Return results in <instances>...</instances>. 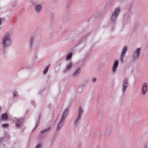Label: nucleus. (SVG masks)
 <instances>
[{
	"label": "nucleus",
	"instance_id": "nucleus-19",
	"mask_svg": "<svg viewBox=\"0 0 148 148\" xmlns=\"http://www.w3.org/2000/svg\"><path fill=\"white\" fill-rule=\"evenodd\" d=\"M8 124H5L2 125V126L4 127H8Z\"/></svg>",
	"mask_w": 148,
	"mask_h": 148
},
{
	"label": "nucleus",
	"instance_id": "nucleus-22",
	"mask_svg": "<svg viewBox=\"0 0 148 148\" xmlns=\"http://www.w3.org/2000/svg\"><path fill=\"white\" fill-rule=\"evenodd\" d=\"M13 94H14V96L15 97L16 96V94L15 93V92H14L13 93Z\"/></svg>",
	"mask_w": 148,
	"mask_h": 148
},
{
	"label": "nucleus",
	"instance_id": "nucleus-18",
	"mask_svg": "<svg viewBox=\"0 0 148 148\" xmlns=\"http://www.w3.org/2000/svg\"><path fill=\"white\" fill-rule=\"evenodd\" d=\"M80 70L79 69H78L77 70L73 73V76H75V75L78 74Z\"/></svg>",
	"mask_w": 148,
	"mask_h": 148
},
{
	"label": "nucleus",
	"instance_id": "nucleus-25",
	"mask_svg": "<svg viewBox=\"0 0 148 148\" xmlns=\"http://www.w3.org/2000/svg\"><path fill=\"white\" fill-rule=\"evenodd\" d=\"M146 147H145L144 148H146Z\"/></svg>",
	"mask_w": 148,
	"mask_h": 148
},
{
	"label": "nucleus",
	"instance_id": "nucleus-5",
	"mask_svg": "<svg viewBox=\"0 0 148 148\" xmlns=\"http://www.w3.org/2000/svg\"><path fill=\"white\" fill-rule=\"evenodd\" d=\"M79 114L76 120L75 121V124H77L79 121L80 120L81 117V114L83 113V111L82 108H79L78 110Z\"/></svg>",
	"mask_w": 148,
	"mask_h": 148
},
{
	"label": "nucleus",
	"instance_id": "nucleus-24",
	"mask_svg": "<svg viewBox=\"0 0 148 148\" xmlns=\"http://www.w3.org/2000/svg\"><path fill=\"white\" fill-rule=\"evenodd\" d=\"M1 110V108L0 107V110Z\"/></svg>",
	"mask_w": 148,
	"mask_h": 148
},
{
	"label": "nucleus",
	"instance_id": "nucleus-9",
	"mask_svg": "<svg viewBox=\"0 0 148 148\" xmlns=\"http://www.w3.org/2000/svg\"><path fill=\"white\" fill-rule=\"evenodd\" d=\"M127 47H125L123 49V52H122L121 56V61L122 62H123V57L124 56V54H125V53L127 51Z\"/></svg>",
	"mask_w": 148,
	"mask_h": 148
},
{
	"label": "nucleus",
	"instance_id": "nucleus-16",
	"mask_svg": "<svg viewBox=\"0 0 148 148\" xmlns=\"http://www.w3.org/2000/svg\"><path fill=\"white\" fill-rule=\"evenodd\" d=\"M50 127H48V128L47 129H45L44 130H42V131L41 132V134H42V133H45L49 130H50Z\"/></svg>",
	"mask_w": 148,
	"mask_h": 148
},
{
	"label": "nucleus",
	"instance_id": "nucleus-21",
	"mask_svg": "<svg viewBox=\"0 0 148 148\" xmlns=\"http://www.w3.org/2000/svg\"><path fill=\"white\" fill-rule=\"evenodd\" d=\"M96 79L95 78H93V79H92V81L94 82H96Z\"/></svg>",
	"mask_w": 148,
	"mask_h": 148
},
{
	"label": "nucleus",
	"instance_id": "nucleus-7",
	"mask_svg": "<svg viewBox=\"0 0 148 148\" xmlns=\"http://www.w3.org/2000/svg\"><path fill=\"white\" fill-rule=\"evenodd\" d=\"M140 49L138 48L137 49L134 53V59H136L138 57L140 53Z\"/></svg>",
	"mask_w": 148,
	"mask_h": 148
},
{
	"label": "nucleus",
	"instance_id": "nucleus-23",
	"mask_svg": "<svg viewBox=\"0 0 148 148\" xmlns=\"http://www.w3.org/2000/svg\"><path fill=\"white\" fill-rule=\"evenodd\" d=\"M33 41V39H32V38H31V43Z\"/></svg>",
	"mask_w": 148,
	"mask_h": 148
},
{
	"label": "nucleus",
	"instance_id": "nucleus-1",
	"mask_svg": "<svg viewBox=\"0 0 148 148\" xmlns=\"http://www.w3.org/2000/svg\"><path fill=\"white\" fill-rule=\"evenodd\" d=\"M11 44V40L9 34L5 36L3 39V47H7L10 45Z\"/></svg>",
	"mask_w": 148,
	"mask_h": 148
},
{
	"label": "nucleus",
	"instance_id": "nucleus-20",
	"mask_svg": "<svg viewBox=\"0 0 148 148\" xmlns=\"http://www.w3.org/2000/svg\"><path fill=\"white\" fill-rule=\"evenodd\" d=\"M40 146H41L40 145H38L35 148H40Z\"/></svg>",
	"mask_w": 148,
	"mask_h": 148
},
{
	"label": "nucleus",
	"instance_id": "nucleus-14",
	"mask_svg": "<svg viewBox=\"0 0 148 148\" xmlns=\"http://www.w3.org/2000/svg\"><path fill=\"white\" fill-rule=\"evenodd\" d=\"M72 64L71 62L69 63L67 65L66 68V70H69L71 67Z\"/></svg>",
	"mask_w": 148,
	"mask_h": 148
},
{
	"label": "nucleus",
	"instance_id": "nucleus-6",
	"mask_svg": "<svg viewBox=\"0 0 148 148\" xmlns=\"http://www.w3.org/2000/svg\"><path fill=\"white\" fill-rule=\"evenodd\" d=\"M128 86L127 79H125L124 80L123 84V91L124 92H125L128 87Z\"/></svg>",
	"mask_w": 148,
	"mask_h": 148
},
{
	"label": "nucleus",
	"instance_id": "nucleus-3",
	"mask_svg": "<svg viewBox=\"0 0 148 148\" xmlns=\"http://www.w3.org/2000/svg\"><path fill=\"white\" fill-rule=\"evenodd\" d=\"M120 11V9L119 8H117L115 9L114 12H113L112 17V20L114 21L116 18L117 17L118 15V14Z\"/></svg>",
	"mask_w": 148,
	"mask_h": 148
},
{
	"label": "nucleus",
	"instance_id": "nucleus-17",
	"mask_svg": "<svg viewBox=\"0 0 148 148\" xmlns=\"http://www.w3.org/2000/svg\"><path fill=\"white\" fill-rule=\"evenodd\" d=\"M80 70L79 69H78L77 70L73 73V76H75V75L78 74Z\"/></svg>",
	"mask_w": 148,
	"mask_h": 148
},
{
	"label": "nucleus",
	"instance_id": "nucleus-4",
	"mask_svg": "<svg viewBox=\"0 0 148 148\" xmlns=\"http://www.w3.org/2000/svg\"><path fill=\"white\" fill-rule=\"evenodd\" d=\"M147 86L148 84L146 83H144L142 84L141 91L143 94H145L147 92Z\"/></svg>",
	"mask_w": 148,
	"mask_h": 148
},
{
	"label": "nucleus",
	"instance_id": "nucleus-11",
	"mask_svg": "<svg viewBox=\"0 0 148 148\" xmlns=\"http://www.w3.org/2000/svg\"><path fill=\"white\" fill-rule=\"evenodd\" d=\"M1 118L3 120H7L8 119L7 115L6 113L2 114Z\"/></svg>",
	"mask_w": 148,
	"mask_h": 148
},
{
	"label": "nucleus",
	"instance_id": "nucleus-2",
	"mask_svg": "<svg viewBox=\"0 0 148 148\" xmlns=\"http://www.w3.org/2000/svg\"><path fill=\"white\" fill-rule=\"evenodd\" d=\"M68 113V110H66L64 112L63 114L62 117L61 121H60V123L57 126V130H59V129L61 128L63 124V122L64 120L65 119V117L67 115Z\"/></svg>",
	"mask_w": 148,
	"mask_h": 148
},
{
	"label": "nucleus",
	"instance_id": "nucleus-13",
	"mask_svg": "<svg viewBox=\"0 0 148 148\" xmlns=\"http://www.w3.org/2000/svg\"><path fill=\"white\" fill-rule=\"evenodd\" d=\"M49 66L50 65H49L46 67L45 69L43 71V74H46L48 71Z\"/></svg>",
	"mask_w": 148,
	"mask_h": 148
},
{
	"label": "nucleus",
	"instance_id": "nucleus-15",
	"mask_svg": "<svg viewBox=\"0 0 148 148\" xmlns=\"http://www.w3.org/2000/svg\"><path fill=\"white\" fill-rule=\"evenodd\" d=\"M72 53H69L68 54V55L67 56L66 59L67 60H68L70 59L72 56Z\"/></svg>",
	"mask_w": 148,
	"mask_h": 148
},
{
	"label": "nucleus",
	"instance_id": "nucleus-12",
	"mask_svg": "<svg viewBox=\"0 0 148 148\" xmlns=\"http://www.w3.org/2000/svg\"><path fill=\"white\" fill-rule=\"evenodd\" d=\"M23 121V119H19L18 121V122L16 123V126L17 127H19L20 126L21 124L22 123L21 122H22Z\"/></svg>",
	"mask_w": 148,
	"mask_h": 148
},
{
	"label": "nucleus",
	"instance_id": "nucleus-8",
	"mask_svg": "<svg viewBox=\"0 0 148 148\" xmlns=\"http://www.w3.org/2000/svg\"><path fill=\"white\" fill-rule=\"evenodd\" d=\"M119 65V62L118 61H115L112 68V71L114 73H115L116 70Z\"/></svg>",
	"mask_w": 148,
	"mask_h": 148
},
{
	"label": "nucleus",
	"instance_id": "nucleus-10",
	"mask_svg": "<svg viewBox=\"0 0 148 148\" xmlns=\"http://www.w3.org/2000/svg\"><path fill=\"white\" fill-rule=\"evenodd\" d=\"M41 9V7L39 5H37L35 6V9L37 12H39Z\"/></svg>",
	"mask_w": 148,
	"mask_h": 148
}]
</instances>
